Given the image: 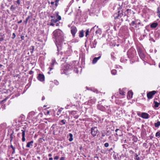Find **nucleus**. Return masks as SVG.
Masks as SVG:
<instances>
[{"instance_id": "f257e3e1", "label": "nucleus", "mask_w": 160, "mask_h": 160, "mask_svg": "<svg viewBox=\"0 0 160 160\" xmlns=\"http://www.w3.org/2000/svg\"><path fill=\"white\" fill-rule=\"evenodd\" d=\"M53 38L55 39V44L57 47V50H61L64 38V35L62 32L59 29L55 30L53 32ZM59 55L58 52L57 53Z\"/></svg>"}, {"instance_id": "f03ea898", "label": "nucleus", "mask_w": 160, "mask_h": 160, "mask_svg": "<svg viewBox=\"0 0 160 160\" xmlns=\"http://www.w3.org/2000/svg\"><path fill=\"white\" fill-rule=\"evenodd\" d=\"M73 66H70L69 64L64 63L61 68V73L62 74H68V73L70 72V71L71 70Z\"/></svg>"}, {"instance_id": "7ed1b4c3", "label": "nucleus", "mask_w": 160, "mask_h": 160, "mask_svg": "<svg viewBox=\"0 0 160 160\" xmlns=\"http://www.w3.org/2000/svg\"><path fill=\"white\" fill-rule=\"evenodd\" d=\"M71 53V52L70 50L67 51L66 52L64 53L61 52L60 53V55H61L60 56V57L63 59L67 58V57L70 56Z\"/></svg>"}, {"instance_id": "20e7f679", "label": "nucleus", "mask_w": 160, "mask_h": 160, "mask_svg": "<svg viewBox=\"0 0 160 160\" xmlns=\"http://www.w3.org/2000/svg\"><path fill=\"white\" fill-rule=\"evenodd\" d=\"M141 24L140 21L139 20L137 19L135 21H132V22L130 24V25L133 27L137 28L139 27Z\"/></svg>"}, {"instance_id": "39448f33", "label": "nucleus", "mask_w": 160, "mask_h": 160, "mask_svg": "<svg viewBox=\"0 0 160 160\" xmlns=\"http://www.w3.org/2000/svg\"><path fill=\"white\" fill-rule=\"evenodd\" d=\"M57 64L58 63L56 62L55 59L54 58L52 59V62L51 63L50 67L49 68V71L48 72V74H50V72L53 69V68L54 66L55 65H57Z\"/></svg>"}, {"instance_id": "423d86ee", "label": "nucleus", "mask_w": 160, "mask_h": 160, "mask_svg": "<svg viewBox=\"0 0 160 160\" xmlns=\"http://www.w3.org/2000/svg\"><path fill=\"white\" fill-rule=\"evenodd\" d=\"M138 51L140 58L142 60L144 61V59L145 57V55L143 52L141 48H138Z\"/></svg>"}, {"instance_id": "0eeeda50", "label": "nucleus", "mask_w": 160, "mask_h": 160, "mask_svg": "<svg viewBox=\"0 0 160 160\" xmlns=\"http://www.w3.org/2000/svg\"><path fill=\"white\" fill-rule=\"evenodd\" d=\"M91 134L93 137L96 136L98 131L97 127H92L91 128Z\"/></svg>"}, {"instance_id": "6e6552de", "label": "nucleus", "mask_w": 160, "mask_h": 160, "mask_svg": "<svg viewBox=\"0 0 160 160\" xmlns=\"http://www.w3.org/2000/svg\"><path fill=\"white\" fill-rule=\"evenodd\" d=\"M156 92H157L155 91H153L148 92L147 93V97L149 99L152 98L153 96L156 93Z\"/></svg>"}, {"instance_id": "1a4fd4ad", "label": "nucleus", "mask_w": 160, "mask_h": 160, "mask_svg": "<svg viewBox=\"0 0 160 160\" xmlns=\"http://www.w3.org/2000/svg\"><path fill=\"white\" fill-rule=\"evenodd\" d=\"M71 32L73 36H74L77 31V29L76 28L75 26H72L71 28Z\"/></svg>"}, {"instance_id": "9d476101", "label": "nucleus", "mask_w": 160, "mask_h": 160, "mask_svg": "<svg viewBox=\"0 0 160 160\" xmlns=\"http://www.w3.org/2000/svg\"><path fill=\"white\" fill-rule=\"evenodd\" d=\"M37 79L38 80H44L45 77L43 74L39 73L38 75Z\"/></svg>"}, {"instance_id": "9b49d317", "label": "nucleus", "mask_w": 160, "mask_h": 160, "mask_svg": "<svg viewBox=\"0 0 160 160\" xmlns=\"http://www.w3.org/2000/svg\"><path fill=\"white\" fill-rule=\"evenodd\" d=\"M57 18L56 19H52L51 21L52 22H56L60 20L61 19V18L60 16H59L58 15V13H57Z\"/></svg>"}, {"instance_id": "f8f14e48", "label": "nucleus", "mask_w": 160, "mask_h": 160, "mask_svg": "<svg viewBox=\"0 0 160 160\" xmlns=\"http://www.w3.org/2000/svg\"><path fill=\"white\" fill-rule=\"evenodd\" d=\"M141 117L145 119H148L149 118V115L145 112H142V113Z\"/></svg>"}, {"instance_id": "ddd939ff", "label": "nucleus", "mask_w": 160, "mask_h": 160, "mask_svg": "<svg viewBox=\"0 0 160 160\" xmlns=\"http://www.w3.org/2000/svg\"><path fill=\"white\" fill-rule=\"evenodd\" d=\"M21 131L22 132V142H24L25 141V140H26L25 138V130H22Z\"/></svg>"}, {"instance_id": "4468645a", "label": "nucleus", "mask_w": 160, "mask_h": 160, "mask_svg": "<svg viewBox=\"0 0 160 160\" xmlns=\"http://www.w3.org/2000/svg\"><path fill=\"white\" fill-rule=\"evenodd\" d=\"M101 55H100L98 57L94 58L92 61V63L93 64H95L96 63L97 61L101 58Z\"/></svg>"}, {"instance_id": "2eb2a0df", "label": "nucleus", "mask_w": 160, "mask_h": 160, "mask_svg": "<svg viewBox=\"0 0 160 160\" xmlns=\"http://www.w3.org/2000/svg\"><path fill=\"white\" fill-rule=\"evenodd\" d=\"M98 28V26H96V25H95V26L92 28L91 29L90 31V33H93L94 32L95 30L96 29V28Z\"/></svg>"}, {"instance_id": "dca6fc26", "label": "nucleus", "mask_w": 160, "mask_h": 160, "mask_svg": "<svg viewBox=\"0 0 160 160\" xmlns=\"http://www.w3.org/2000/svg\"><path fill=\"white\" fill-rule=\"evenodd\" d=\"M95 33L96 34L101 35L102 33V31L100 29L96 28Z\"/></svg>"}, {"instance_id": "f3484780", "label": "nucleus", "mask_w": 160, "mask_h": 160, "mask_svg": "<svg viewBox=\"0 0 160 160\" xmlns=\"http://www.w3.org/2000/svg\"><path fill=\"white\" fill-rule=\"evenodd\" d=\"M88 90H90L93 91L94 92L96 93H98L100 92H99L97 89L95 88H91L90 89H89L87 87L86 88Z\"/></svg>"}, {"instance_id": "a211bd4d", "label": "nucleus", "mask_w": 160, "mask_h": 160, "mask_svg": "<svg viewBox=\"0 0 160 160\" xmlns=\"http://www.w3.org/2000/svg\"><path fill=\"white\" fill-rule=\"evenodd\" d=\"M33 143V141H31L28 142L26 145V147L28 148H30L31 146H32V143Z\"/></svg>"}, {"instance_id": "6ab92c4d", "label": "nucleus", "mask_w": 160, "mask_h": 160, "mask_svg": "<svg viewBox=\"0 0 160 160\" xmlns=\"http://www.w3.org/2000/svg\"><path fill=\"white\" fill-rule=\"evenodd\" d=\"M98 108L99 109L102 111H103L105 110L104 107L101 105H99Z\"/></svg>"}, {"instance_id": "aec40b11", "label": "nucleus", "mask_w": 160, "mask_h": 160, "mask_svg": "<svg viewBox=\"0 0 160 160\" xmlns=\"http://www.w3.org/2000/svg\"><path fill=\"white\" fill-rule=\"evenodd\" d=\"M154 103L155 104L154 107L155 108H158L159 106V105L160 104V102H158L155 100L154 101Z\"/></svg>"}, {"instance_id": "412c9836", "label": "nucleus", "mask_w": 160, "mask_h": 160, "mask_svg": "<svg viewBox=\"0 0 160 160\" xmlns=\"http://www.w3.org/2000/svg\"><path fill=\"white\" fill-rule=\"evenodd\" d=\"M122 15V14H118V16H117V14H115L114 15V18L116 19L117 18H121Z\"/></svg>"}, {"instance_id": "4be33fe9", "label": "nucleus", "mask_w": 160, "mask_h": 160, "mask_svg": "<svg viewBox=\"0 0 160 160\" xmlns=\"http://www.w3.org/2000/svg\"><path fill=\"white\" fill-rule=\"evenodd\" d=\"M74 71L76 73H78V69H79L80 70H81V68H78L77 67H74Z\"/></svg>"}, {"instance_id": "5701e85b", "label": "nucleus", "mask_w": 160, "mask_h": 160, "mask_svg": "<svg viewBox=\"0 0 160 160\" xmlns=\"http://www.w3.org/2000/svg\"><path fill=\"white\" fill-rule=\"evenodd\" d=\"M119 92L120 94H121L122 95H125V92L123 90V89L122 90H121L120 89H119Z\"/></svg>"}, {"instance_id": "b1692460", "label": "nucleus", "mask_w": 160, "mask_h": 160, "mask_svg": "<svg viewBox=\"0 0 160 160\" xmlns=\"http://www.w3.org/2000/svg\"><path fill=\"white\" fill-rule=\"evenodd\" d=\"M133 94V92L131 91H129L128 92V95L130 98H132Z\"/></svg>"}, {"instance_id": "393cba45", "label": "nucleus", "mask_w": 160, "mask_h": 160, "mask_svg": "<svg viewBox=\"0 0 160 160\" xmlns=\"http://www.w3.org/2000/svg\"><path fill=\"white\" fill-rule=\"evenodd\" d=\"M158 25L157 23H153L151 25V27L152 28H155L157 27Z\"/></svg>"}, {"instance_id": "a878e982", "label": "nucleus", "mask_w": 160, "mask_h": 160, "mask_svg": "<svg viewBox=\"0 0 160 160\" xmlns=\"http://www.w3.org/2000/svg\"><path fill=\"white\" fill-rule=\"evenodd\" d=\"M154 126L155 127L158 128L160 126V122L158 121L154 123Z\"/></svg>"}, {"instance_id": "bb28decb", "label": "nucleus", "mask_w": 160, "mask_h": 160, "mask_svg": "<svg viewBox=\"0 0 160 160\" xmlns=\"http://www.w3.org/2000/svg\"><path fill=\"white\" fill-rule=\"evenodd\" d=\"M69 136L70 137V138L69 139V141L71 142L73 140V135L72 133H70L69 134Z\"/></svg>"}, {"instance_id": "cd10ccee", "label": "nucleus", "mask_w": 160, "mask_h": 160, "mask_svg": "<svg viewBox=\"0 0 160 160\" xmlns=\"http://www.w3.org/2000/svg\"><path fill=\"white\" fill-rule=\"evenodd\" d=\"M117 71L115 69H113L111 71V74L113 75H115L117 73Z\"/></svg>"}, {"instance_id": "c85d7f7f", "label": "nucleus", "mask_w": 160, "mask_h": 160, "mask_svg": "<svg viewBox=\"0 0 160 160\" xmlns=\"http://www.w3.org/2000/svg\"><path fill=\"white\" fill-rule=\"evenodd\" d=\"M10 148H12V149L13 150V151L12 152V154H14L15 153V148L14 147H13V146L12 145H10Z\"/></svg>"}, {"instance_id": "c756f323", "label": "nucleus", "mask_w": 160, "mask_h": 160, "mask_svg": "<svg viewBox=\"0 0 160 160\" xmlns=\"http://www.w3.org/2000/svg\"><path fill=\"white\" fill-rule=\"evenodd\" d=\"M79 37H82L83 36V32L82 30L80 31L79 34Z\"/></svg>"}, {"instance_id": "7c9ffc66", "label": "nucleus", "mask_w": 160, "mask_h": 160, "mask_svg": "<svg viewBox=\"0 0 160 160\" xmlns=\"http://www.w3.org/2000/svg\"><path fill=\"white\" fill-rule=\"evenodd\" d=\"M147 32H148V30H144V34L143 35V37H146L147 36Z\"/></svg>"}, {"instance_id": "2f4dec72", "label": "nucleus", "mask_w": 160, "mask_h": 160, "mask_svg": "<svg viewBox=\"0 0 160 160\" xmlns=\"http://www.w3.org/2000/svg\"><path fill=\"white\" fill-rule=\"evenodd\" d=\"M157 13L158 17L160 18V12L159 10V8L158 7L157 8Z\"/></svg>"}, {"instance_id": "473e14b6", "label": "nucleus", "mask_w": 160, "mask_h": 160, "mask_svg": "<svg viewBox=\"0 0 160 160\" xmlns=\"http://www.w3.org/2000/svg\"><path fill=\"white\" fill-rule=\"evenodd\" d=\"M89 32V29H88L87 30L86 33H85L86 37H87V36L88 35Z\"/></svg>"}, {"instance_id": "72a5a7b5", "label": "nucleus", "mask_w": 160, "mask_h": 160, "mask_svg": "<svg viewBox=\"0 0 160 160\" xmlns=\"http://www.w3.org/2000/svg\"><path fill=\"white\" fill-rule=\"evenodd\" d=\"M155 136L156 137H158V138L159 137H160V132H157L156 133Z\"/></svg>"}, {"instance_id": "f704fd0d", "label": "nucleus", "mask_w": 160, "mask_h": 160, "mask_svg": "<svg viewBox=\"0 0 160 160\" xmlns=\"http://www.w3.org/2000/svg\"><path fill=\"white\" fill-rule=\"evenodd\" d=\"M119 131L120 132V131L119 130V129H116L115 130V132H116V134L118 136H120V135H119V134H118L117 133H118V131Z\"/></svg>"}, {"instance_id": "c9c22d12", "label": "nucleus", "mask_w": 160, "mask_h": 160, "mask_svg": "<svg viewBox=\"0 0 160 160\" xmlns=\"http://www.w3.org/2000/svg\"><path fill=\"white\" fill-rule=\"evenodd\" d=\"M101 1L102 2L106 3L108 2V0H101Z\"/></svg>"}, {"instance_id": "e433bc0d", "label": "nucleus", "mask_w": 160, "mask_h": 160, "mask_svg": "<svg viewBox=\"0 0 160 160\" xmlns=\"http://www.w3.org/2000/svg\"><path fill=\"white\" fill-rule=\"evenodd\" d=\"M66 121L65 120H62L60 121V122H62L63 124H65Z\"/></svg>"}, {"instance_id": "4c0bfd02", "label": "nucleus", "mask_w": 160, "mask_h": 160, "mask_svg": "<svg viewBox=\"0 0 160 160\" xmlns=\"http://www.w3.org/2000/svg\"><path fill=\"white\" fill-rule=\"evenodd\" d=\"M13 133H12L10 135V138L11 139H13Z\"/></svg>"}, {"instance_id": "58836bf2", "label": "nucleus", "mask_w": 160, "mask_h": 160, "mask_svg": "<svg viewBox=\"0 0 160 160\" xmlns=\"http://www.w3.org/2000/svg\"><path fill=\"white\" fill-rule=\"evenodd\" d=\"M104 146L105 147H108L109 146V144L108 143H106L104 144Z\"/></svg>"}, {"instance_id": "ea45409f", "label": "nucleus", "mask_w": 160, "mask_h": 160, "mask_svg": "<svg viewBox=\"0 0 160 160\" xmlns=\"http://www.w3.org/2000/svg\"><path fill=\"white\" fill-rule=\"evenodd\" d=\"M16 37V35L15 33H12V39H14Z\"/></svg>"}, {"instance_id": "a19ab883", "label": "nucleus", "mask_w": 160, "mask_h": 160, "mask_svg": "<svg viewBox=\"0 0 160 160\" xmlns=\"http://www.w3.org/2000/svg\"><path fill=\"white\" fill-rule=\"evenodd\" d=\"M58 158H59V157L58 156H55L54 158V159L55 160H58Z\"/></svg>"}, {"instance_id": "79ce46f5", "label": "nucleus", "mask_w": 160, "mask_h": 160, "mask_svg": "<svg viewBox=\"0 0 160 160\" xmlns=\"http://www.w3.org/2000/svg\"><path fill=\"white\" fill-rule=\"evenodd\" d=\"M29 16H28L26 19V20L25 21V23H27V22H28V20L29 19Z\"/></svg>"}, {"instance_id": "37998d69", "label": "nucleus", "mask_w": 160, "mask_h": 160, "mask_svg": "<svg viewBox=\"0 0 160 160\" xmlns=\"http://www.w3.org/2000/svg\"><path fill=\"white\" fill-rule=\"evenodd\" d=\"M7 99V98H6L5 99H3V100H2L1 101V102L2 103H3V102H5L6 101Z\"/></svg>"}, {"instance_id": "c03bdc74", "label": "nucleus", "mask_w": 160, "mask_h": 160, "mask_svg": "<svg viewBox=\"0 0 160 160\" xmlns=\"http://www.w3.org/2000/svg\"><path fill=\"white\" fill-rule=\"evenodd\" d=\"M4 40V38L2 37H0V42Z\"/></svg>"}, {"instance_id": "a18cd8bd", "label": "nucleus", "mask_w": 160, "mask_h": 160, "mask_svg": "<svg viewBox=\"0 0 160 160\" xmlns=\"http://www.w3.org/2000/svg\"><path fill=\"white\" fill-rule=\"evenodd\" d=\"M71 113L72 114H75L76 113V112L75 111H72Z\"/></svg>"}, {"instance_id": "49530a36", "label": "nucleus", "mask_w": 160, "mask_h": 160, "mask_svg": "<svg viewBox=\"0 0 160 160\" xmlns=\"http://www.w3.org/2000/svg\"><path fill=\"white\" fill-rule=\"evenodd\" d=\"M97 43V42L96 41V40H94L93 44H94L93 45H96Z\"/></svg>"}, {"instance_id": "de8ad7c7", "label": "nucleus", "mask_w": 160, "mask_h": 160, "mask_svg": "<svg viewBox=\"0 0 160 160\" xmlns=\"http://www.w3.org/2000/svg\"><path fill=\"white\" fill-rule=\"evenodd\" d=\"M59 0H55V4L56 5H57V3L58 2Z\"/></svg>"}, {"instance_id": "09e8293b", "label": "nucleus", "mask_w": 160, "mask_h": 160, "mask_svg": "<svg viewBox=\"0 0 160 160\" xmlns=\"http://www.w3.org/2000/svg\"><path fill=\"white\" fill-rule=\"evenodd\" d=\"M65 157H61L60 158V160H65Z\"/></svg>"}, {"instance_id": "8fccbe9b", "label": "nucleus", "mask_w": 160, "mask_h": 160, "mask_svg": "<svg viewBox=\"0 0 160 160\" xmlns=\"http://www.w3.org/2000/svg\"><path fill=\"white\" fill-rule=\"evenodd\" d=\"M17 3L18 4V5H20V0H18L17 1Z\"/></svg>"}, {"instance_id": "3c124183", "label": "nucleus", "mask_w": 160, "mask_h": 160, "mask_svg": "<svg viewBox=\"0 0 160 160\" xmlns=\"http://www.w3.org/2000/svg\"><path fill=\"white\" fill-rule=\"evenodd\" d=\"M143 145L144 147H146L147 145V144L146 143H144Z\"/></svg>"}, {"instance_id": "603ef678", "label": "nucleus", "mask_w": 160, "mask_h": 160, "mask_svg": "<svg viewBox=\"0 0 160 160\" xmlns=\"http://www.w3.org/2000/svg\"><path fill=\"white\" fill-rule=\"evenodd\" d=\"M33 72L32 71H30L29 72V74H32Z\"/></svg>"}, {"instance_id": "864d4df0", "label": "nucleus", "mask_w": 160, "mask_h": 160, "mask_svg": "<svg viewBox=\"0 0 160 160\" xmlns=\"http://www.w3.org/2000/svg\"><path fill=\"white\" fill-rule=\"evenodd\" d=\"M136 160H140V158L139 157H138L136 158Z\"/></svg>"}, {"instance_id": "5fc2aeb1", "label": "nucleus", "mask_w": 160, "mask_h": 160, "mask_svg": "<svg viewBox=\"0 0 160 160\" xmlns=\"http://www.w3.org/2000/svg\"><path fill=\"white\" fill-rule=\"evenodd\" d=\"M50 112L49 111H47V113H46L47 114H49L50 113Z\"/></svg>"}, {"instance_id": "6e6d98bb", "label": "nucleus", "mask_w": 160, "mask_h": 160, "mask_svg": "<svg viewBox=\"0 0 160 160\" xmlns=\"http://www.w3.org/2000/svg\"><path fill=\"white\" fill-rule=\"evenodd\" d=\"M105 136V134L104 133H102V137H104Z\"/></svg>"}, {"instance_id": "4d7b16f0", "label": "nucleus", "mask_w": 160, "mask_h": 160, "mask_svg": "<svg viewBox=\"0 0 160 160\" xmlns=\"http://www.w3.org/2000/svg\"><path fill=\"white\" fill-rule=\"evenodd\" d=\"M150 40H152L153 41V42H155V41L152 38H150Z\"/></svg>"}, {"instance_id": "13d9d810", "label": "nucleus", "mask_w": 160, "mask_h": 160, "mask_svg": "<svg viewBox=\"0 0 160 160\" xmlns=\"http://www.w3.org/2000/svg\"><path fill=\"white\" fill-rule=\"evenodd\" d=\"M52 156V154L51 153H49L48 155V156L49 157H51V156Z\"/></svg>"}, {"instance_id": "bf43d9fd", "label": "nucleus", "mask_w": 160, "mask_h": 160, "mask_svg": "<svg viewBox=\"0 0 160 160\" xmlns=\"http://www.w3.org/2000/svg\"><path fill=\"white\" fill-rule=\"evenodd\" d=\"M54 2L53 1L51 2V4L52 5L53 4H54Z\"/></svg>"}, {"instance_id": "052dcab7", "label": "nucleus", "mask_w": 160, "mask_h": 160, "mask_svg": "<svg viewBox=\"0 0 160 160\" xmlns=\"http://www.w3.org/2000/svg\"><path fill=\"white\" fill-rule=\"evenodd\" d=\"M45 98L44 97V96L42 97V100H44Z\"/></svg>"}, {"instance_id": "680f3d73", "label": "nucleus", "mask_w": 160, "mask_h": 160, "mask_svg": "<svg viewBox=\"0 0 160 160\" xmlns=\"http://www.w3.org/2000/svg\"><path fill=\"white\" fill-rule=\"evenodd\" d=\"M48 160H53V158H50Z\"/></svg>"}, {"instance_id": "e2e57ef3", "label": "nucleus", "mask_w": 160, "mask_h": 160, "mask_svg": "<svg viewBox=\"0 0 160 160\" xmlns=\"http://www.w3.org/2000/svg\"><path fill=\"white\" fill-rule=\"evenodd\" d=\"M50 25L51 26H53L54 25V24L53 23H52L50 24Z\"/></svg>"}, {"instance_id": "0e129e2a", "label": "nucleus", "mask_w": 160, "mask_h": 160, "mask_svg": "<svg viewBox=\"0 0 160 160\" xmlns=\"http://www.w3.org/2000/svg\"><path fill=\"white\" fill-rule=\"evenodd\" d=\"M112 149H113L112 148H110V149L109 150V151H111L112 150Z\"/></svg>"}, {"instance_id": "69168bd1", "label": "nucleus", "mask_w": 160, "mask_h": 160, "mask_svg": "<svg viewBox=\"0 0 160 160\" xmlns=\"http://www.w3.org/2000/svg\"><path fill=\"white\" fill-rule=\"evenodd\" d=\"M158 100V98H155V99H154V100H155V101H156L157 100Z\"/></svg>"}, {"instance_id": "338daca9", "label": "nucleus", "mask_w": 160, "mask_h": 160, "mask_svg": "<svg viewBox=\"0 0 160 160\" xmlns=\"http://www.w3.org/2000/svg\"><path fill=\"white\" fill-rule=\"evenodd\" d=\"M22 22V20H21L20 21H19V22H18V23H21Z\"/></svg>"}, {"instance_id": "774afa93", "label": "nucleus", "mask_w": 160, "mask_h": 160, "mask_svg": "<svg viewBox=\"0 0 160 160\" xmlns=\"http://www.w3.org/2000/svg\"><path fill=\"white\" fill-rule=\"evenodd\" d=\"M51 17L52 18V19H54L53 18H54V17L53 16H51Z\"/></svg>"}]
</instances>
